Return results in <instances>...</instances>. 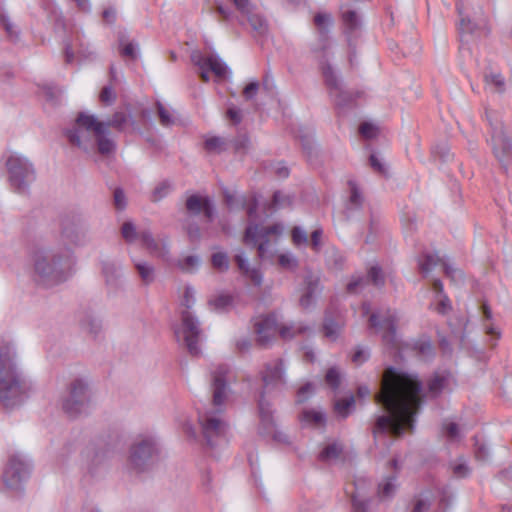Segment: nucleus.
Returning a JSON list of instances; mask_svg holds the SVG:
<instances>
[{
	"label": "nucleus",
	"mask_w": 512,
	"mask_h": 512,
	"mask_svg": "<svg viewBox=\"0 0 512 512\" xmlns=\"http://www.w3.org/2000/svg\"><path fill=\"white\" fill-rule=\"evenodd\" d=\"M425 394L423 383L417 374L395 367L383 372L380 390L375 395L386 414L378 416L373 428L376 445L391 442L392 437L401 436L405 430L413 431L415 417L420 411Z\"/></svg>",
	"instance_id": "f257e3e1"
},
{
	"label": "nucleus",
	"mask_w": 512,
	"mask_h": 512,
	"mask_svg": "<svg viewBox=\"0 0 512 512\" xmlns=\"http://www.w3.org/2000/svg\"><path fill=\"white\" fill-rule=\"evenodd\" d=\"M74 264L70 248L39 247L31 254L32 278L44 286L57 285L69 278Z\"/></svg>",
	"instance_id": "f03ea898"
},
{
	"label": "nucleus",
	"mask_w": 512,
	"mask_h": 512,
	"mask_svg": "<svg viewBox=\"0 0 512 512\" xmlns=\"http://www.w3.org/2000/svg\"><path fill=\"white\" fill-rule=\"evenodd\" d=\"M229 367L225 364H219L212 371V391L213 409L204 413H199L198 421L200 423L203 437L211 448L219 445L225 440L227 424L221 418L223 405L230 391L227 384V374Z\"/></svg>",
	"instance_id": "7ed1b4c3"
},
{
	"label": "nucleus",
	"mask_w": 512,
	"mask_h": 512,
	"mask_svg": "<svg viewBox=\"0 0 512 512\" xmlns=\"http://www.w3.org/2000/svg\"><path fill=\"white\" fill-rule=\"evenodd\" d=\"M69 143L85 153L97 151L108 156L115 150L114 141L106 136L104 121L84 112L78 114L71 128L65 131Z\"/></svg>",
	"instance_id": "20e7f679"
},
{
	"label": "nucleus",
	"mask_w": 512,
	"mask_h": 512,
	"mask_svg": "<svg viewBox=\"0 0 512 512\" xmlns=\"http://www.w3.org/2000/svg\"><path fill=\"white\" fill-rule=\"evenodd\" d=\"M31 390L17 361L15 347L5 343L0 348V402L6 408L19 404Z\"/></svg>",
	"instance_id": "39448f33"
},
{
	"label": "nucleus",
	"mask_w": 512,
	"mask_h": 512,
	"mask_svg": "<svg viewBox=\"0 0 512 512\" xmlns=\"http://www.w3.org/2000/svg\"><path fill=\"white\" fill-rule=\"evenodd\" d=\"M256 210L257 202L253 198L247 207L249 223L245 230L244 243L248 246L256 247L259 257L265 259L272 256L275 244L283 232V227L280 224L264 226L262 223H259Z\"/></svg>",
	"instance_id": "423d86ee"
},
{
	"label": "nucleus",
	"mask_w": 512,
	"mask_h": 512,
	"mask_svg": "<svg viewBox=\"0 0 512 512\" xmlns=\"http://www.w3.org/2000/svg\"><path fill=\"white\" fill-rule=\"evenodd\" d=\"M195 303V290L192 286L184 288L181 304L186 309L181 314V324L174 330L177 341L184 345L191 355L200 353L199 343L202 330L198 319L189 311Z\"/></svg>",
	"instance_id": "0eeeda50"
},
{
	"label": "nucleus",
	"mask_w": 512,
	"mask_h": 512,
	"mask_svg": "<svg viewBox=\"0 0 512 512\" xmlns=\"http://www.w3.org/2000/svg\"><path fill=\"white\" fill-rule=\"evenodd\" d=\"M94 406L88 381L84 378L73 379L61 398L63 412L70 418H78L90 414Z\"/></svg>",
	"instance_id": "6e6552de"
},
{
	"label": "nucleus",
	"mask_w": 512,
	"mask_h": 512,
	"mask_svg": "<svg viewBox=\"0 0 512 512\" xmlns=\"http://www.w3.org/2000/svg\"><path fill=\"white\" fill-rule=\"evenodd\" d=\"M255 333L257 342L260 346H268L278 332L283 340H291L298 335L306 334L311 331L309 326L300 322H290L279 325L277 316L269 314L255 322Z\"/></svg>",
	"instance_id": "1a4fd4ad"
},
{
	"label": "nucleus",
	"mask_w": 512,
	"mask_h": 512,
	"mask_svg": "<svg viewBox=\"0 0 512 512\" xmlns=\"http://www.w3.org/2000/svg\"><path fill=\"white\" fill-rule=\"evenodd\" d=\"M485 118L490 127L489 142L492 147L493 154L505 170H507L508 165L512 161V139L509 136L498 111L486 109Z\"/></svg>",
	"instance_id": "9d476101"
},
{
	"label": "nucleus",
	"mask_w": 512,
	"mask_h": 512,
	"mask_svg": "<svg viewBox=\"0 0 512 512\" xmlns=\"http://www.w3.org/2000/svg\"><path fill=\"white\" fill-rule=\"evenodd\" d=\"M8 182L12 190L19 194L28 192L36 178L31 161L18 153H11L5 160Z\"/></svg>",
	"instance_id": "9b49d317"
},
{
	"label": "nucleus",
	"mask_w": 512,
	"mask_h": 512,
	"mask_svg": "<svg viewBox=\"0 0 512 512\" xmlns=\"http://www.w3.org/2000/svg\"><path fill=\"white\" fill-rule=\"evenodd\" d=\"M159 461V447L152 436L135 439L129 449L128 465L136 473L151 470Z\"/></svg>",
	"instance_id": "f8f14e48"
},
{
	"label": "nucleus",
	"mask_w": 512,
	"mask_h": 512,
	"mask_svg": "<svg viewBox=\"0 0 512 512\" xmlns=\"http://www.w3.org/2000/svg\"><path fill=\"white\" fill-rule=\"evenodd\" d=\"M397 321V313L390 309L373 312L370 314L368 319L369 327L373 329L375 333H380L382 335L384 344L395 348L399 345L396 334Z\"/></svg>",
	"instance_id": "ddd939ff"
},
{
	"label": "nucleus",
	"mask_w": 512,
	"mask_h": 512,
	"mask_svg": "<svg viewBox=\"0 0 512 512\" xmlns=\"http://www.w3.org/2000/svg\"><path fill=\"white\" fill-rule=\"evenodd\" d=\"M30 472V461L21 453L12 454L3 472V482L8 489L19 491Z\"/></svg>",
	"instance_id": "4468645a"
},
{
	"label": "nucleus",
	"mask_w": 512,
	"mask_h": 512,
	"mask_svg": "<svg viewBox=\"0 0 512 512\" xmlns=\"http://www.w3.org/2000/svg\"><path fill=\"white\" fill-rule=\"evenodd\" d=\"M191 61L198 68L199 76L202 81H209V72H212L217 78H225L228 72L226 64L214 54L204 55L200 51L191 53Z\"/></svg>",
	"instance_id": "2eb2a0df"
},
{
	"label": "nucleus",
	"mask_w": 512,
	"mask_h": 512,
	"mask_svg": "<svg viewBox=\"0 0 512 512\" xmlns=\"http://www.w3.org/2000/svg\"><path fill=\"white\" fill-rule=\"evenodd\" d=\"M321 71L325 85L335 105L339 108L348 106L353 100L352 94L343 89L342 82L335 74L331 65L329 63L322 62Z\"/></svg>",
	"instance_id": "dca6fc26"
},
{
	"label": "nucleus",
	"mask_w": 512,
	"mask_h": 512,
	"mask_svg": "<svg viewBox=\"0 0 512 512\" xmlns=\"http://www.w3.org/2000/svg\"><path fill=\"white\" fill-rule=\"evenodd\" d=\"M61 236L73 247H84L92 240L87 224L81 219H66L62 224Z\"/></svg>",
	"instance_id": "f3484780"
},
{
	"label": "nucleus",
	"mask_w": 512,
	"mask_h": 512,
	"mask_svg": "<svg viewBox=\"0 0 512 512\" xmlns=\"http://www.w3.org/2000/svg\"><path fill=\"white\" fill-rule=\"evenodd\" d=\"M341 18L344 27L343 32L349 48V61L352 64L356 42L361 36L362 20L357 11L345 9L344 6L341 7Z\"/></svg>",
	"instance_id": "a211bd4d"
},
{
	"label": "nucleus",
	"mask_w": 512,
	"mask_h": 512,
	"mask_svg": "<svg viewBox=\"0 0 512 512\" xmlns=\"http://www.w3.org/2000/svg\"><path fill=\"white\" fill-rule=\"evenodd\" d=\"M141 246L152 256L163 262L171 261L170 242L165 235L154 236L149 229H144L141 234Z\"/></svg>",
	"instance_id": "6ab92c4d"
},
{
	"label": "nucleus",
	"mask_w": 512,
	"mask_h": 512,
	"mask_svg": "<svg viewBox=\"0 0 512 512\" xmlns=\"http://www.w3.org/2000/svg\"><path fill=\"white\" fill-rule=\"evenodd\" d=\"M241 15V23L246 19L249 23L254 36H264L268 31L266 20L255 11L254 5L250 0H231Z\"/></svg>",
	"instance_id": "aec40b11"
},
{
	"label": "nucleus",
	"mask_w": 512,
	"mask_h": 512,
	"mask_svg": "<svg viewBox=\"0 0 512 512\" xmlns=\"http://www.w3.org/2000/svg\"><path fill=\"white\" fill-rule=\"evenodd\" d=\"M438 265H441L444 273L453 280L462 278L460 270L453 268L436 253H426L419 260V269L423 274H428Z\"/></svg>",
	"instance_id": "412c9836"
},
{
	"label": "nucleus",
	"mask_w": 512,
	"mask_h": 512,
	"mask_svg": "<svg viewBox=\"0 0 512 512\" xmlns=\"http://www.w3.org/2000/svg\"><path fill=\"white\" fill-rule=\"evenodd\" d=\"M321 292L320 279L317 275L308 273L301 288L299 304L302 308L308 309L315 304L317 296Z\"/></svg>",
	"instance_id": "4be33fe9"
},
{
	"label": "nucleus",
	"mask_w": 512,
	"mask_h": 512,
	"mask_svg": "<svg viewBox=\"0 0 512 512\" xmlns=\"http://www.w3.org/2000/svg\"><path fill=\"white\" fill-rule=\"evenodd\" d=\"M284 363L282 359H277L266 364L262 372V381L265 390L276 388L284 383Z\"/></svg>",
	"instance_id": "5701e85b"
},
{
	"label": "nucleus",
	"mask_w": 512,
	"mask_h": 512,
	"mask_svg": "<svg viewBox=\"0 0 512 512\" xmlns=\"http://www.w3.org/2000/svg\"><path fill=\"white\" fill-rule=\"evenodd\" d=\"M371 282L374 286L380 288L384 285L385 279L382 270L378 266H372L366 278L364 277H354L347 284V292L348 293H358L363 289V287Z\"/></svg>",
	"instance_id": "b1692460"
},
{
	"label": "nucleus",
	"mask_w": 512,
	"mask_h": 512,
	"mask_svg": "<svg viewBox=\"0 0 512 512\" xmlns=\"http://www.w3.org/2000/svg\"><path fill=\"white\" fill-rule=\"evenodd\" d=\"M346 492L351 494L353 512H371L370 500L367 498L365 490V480L358 479L353 484V491L347 489Z\"/></svg>",
	"instance_id": "393cba45"
},
{
	"label": "nucleus",
	"mask_w": 512,
	"mask_h": 512,
	"mask_svg": "<svg viewBox=\"0 0 512 512\" xmlns=\"http://www.w3.org/2000/svg\"><path fill=\"white\" fill-rule=\"evenodd\" d=\"M186 209L192 215L203 213L208 221L213 218V206L207 197L191 195L186 200Z\"/></svg>",
	"instance_id": "a878e982"
},
{
	"label": "nucleus",
	"mask_w": 512,
	"mask_h": 512,
	"mask_svg": "<svg viewBox=\"0 0 512 512\" xmlns=\"http://www.w3.org/2000/svg\"><path fill=\"white\" fill-rule=\"evenodd\" d=\"M456 9L460 16L458 29L461 36V41L463 42V37L465 35L473 34L477 29L484 27L486 22L484 18H477L476 21H472L467 15L464 14V6L460 2L456 4Z\"/></svg>",
	"instance_id": "bb28decb"
},
{
	"label": "nucleus",
	"mask_w": 512,
	"mask_h": 512,
	"mask_svg": "<svg viewBox=\"0 0 512 512\" xmlns=\"http://www.w3.org/2000/svg\"><path fill=\"white\" fill-rule=\"evenodd\" d=\"M131 261L135 270L137 271L138 276L141 279V282L144 285H150L155 281L156 271L153 264L145 260L136 259L134 257H131Z\"/></svg>",
	"instance_id": "cd10ccee"
},
{
	"label": "nucleus",
	"mask_w": 512,
	"mask_h": 512,
	"mask_svg": "<svg viewBox=\"0 0 512 512\" xmlns=\"http://www.w3.org/2000/svg\"><path fill=\"white\" fill-rule=\"evenodd\" d=\"M300 420L303 426L312 428H322L326 424L325 414L316 409H305L300 415Z\"/></svg>",
	"instance_id": "c85d7f7f"
},
{
	"label": "nucleus",
	"mask_w": 512,
	"mask_h": 512,
	"mask_svg": "<svg viewBox=\"0 0 512 512\" xmlns=\"http://www.w3.org/2000/svg\"><path fill=\"white\" fill-rule=\"evenodd\" d=\"M0 28L4 30L10 41H17L19 38V29L15 22L9 16L7 10L0 4Z\"/></svg>",
	"instance_id": "c756f323"
},
{
	"label": "nucleus",
	"mask_w": 512,
	"mask_h": 512,
	"mask_svg": "<svg viewBox=\"0 0 512 512\" xmlns=\"http://www.w3.org/2000/svg\"><path fill=\"white\" fill-rule=\"evenodd\" d=\"M314 23L318 29L320 40L322 42L321 49H326L328 44L329 27L332 25L333 20L331 15L326 13H318L314 17Z\"/></svg>",
	"instance_id": "7c9ffc66"
},
{
	"label": "nucleus",
	"mask_w": 512,
	"mask_h": 512,
	"mask_svg": "<svg viewBox=\"0 0 512 512\" xmlns=\"http://www.w3.org/2000/svg\"><path fill=\"white\" fill-rule=\"evenodd\" d=\"M122 265L115 261H103L102 262V273L105 277L108 285H116L118 280L122 276Z\"/></svg>",
	"instance_id": "2f4dec72"
},
{
	"label": "nucleus",
	"mask_w": 512,
	"mask_h": 512,
	"mask_svg": "<svg viewBox=\"0 0 512 512\" xmlns=\"http://www.w3.org/2000/svg\"><path fill=\"white\" fill-rule=\"evenodd\" d=\"M236 264L241 270V272L249 278V280L256 286H259L262 283V275L258 269H251L249 267L248 261L244 258L242 254H237L235 256Z\"/></svg>",
	"instance_id": "473e14b6"
},
{
	"label": "nucleus",
	"mask_w": 512,
	"mask_h": 512,
	"mask_svg": "<svg viewBox=\"0 0 512 512\" xmlns=\"http://www.w3.org/2000/svg\"><path fill=\"white\" fill-rule=\"evenodd\" d=\"M202 259L198 255L183 256L175 261V266L182 272L187 274H194L201 266Z\"/></svg>",
	"instance_id": "72a5a7b5"
},
{
	"label": "nucleus",
	"mask_w": 512,
	"mask_h": 512,
	"mask_svg": "<svg viewBox=\"0 0 512 512\" xmlns=\"http://www.w3.org/2000/svg\"><path fill=\"white\" fill-rule=\"evenodd\" d=\"M104 123L106 126V136L109 137V134H110L109 128L110 127L115 128L118 131H123L127 127L128 124H133L134 121H133L131 115H129L123 111H118L113 114L111 120L104 122Z\"/></svg>",
	"instance_id": "f704fd0d"
},
{
	"label": "nucleus",
	"mask_w": 512,
	"mask_h": 512,
	"mask_svg": "<svg viewBox=\"0 0 512 512\" xmlns=\"http://www.w3.org/2000/svg\"><path fill=\"white\" fill-rule=\"evenodd\" d=\"M229 146L226 138L219 136H212L206 138L204 141V149L208 154L217 155L225 151Z\"/></svg>",
	"instance_id": "c9c22d12"
},
{
	"label": "nucleus",
	"mask_w": 512,
	"mask_h": 512,
	"mask_svg": "<svg viewBox=\"0 0 512 512\" xmlns=\"http://www.w3.org/2000/svg\"><path fill=\"white\" fill-rule=\"evenodd\" d=\"M448 381V374H435L428 382V395L432 398L437 397L444 390Z\"/></svg>",
	"instance_id": "e433bc0d"
},
{
	"label": "nucleus",
	"mask_w": 512,
	"mask_h": 512,
	"mask_svg": "<svg viewBox=\"0 0 512 512\" xmlns=\"http://www.w3.org/2000/svg\"><path fill=\"white\" fill-rule=\"evenodd\" d=\"M144 229L138 230L132 221H125L120 229V233L124 241L133 244L136 241L141 242V234Z\"/></svg>",
	"instance_id": "4c0bfd02"
},
{
	"label": "nucleus",
	"mask_w": 512,
	"mask_h": 512,
	"mask_svg": "<svg viewBox=\"0 0 512 512\" xmlns=\"http://www.w3.org/2000/svg\"><path fill=\"white\" fill-rule=\"evenodd\" d=\"M343 327V323L339 320H334L328 314L325 316L323 323V331L325 337L330 340H336Z\"/></svg>",
	"instance_id": "58836bf2"
},
{
	"label": "nucleus",
	"mask_w": 512,
	"mask_h": 512,
	"mask_svg": "<svg viewBox=\"0 0 512 512\" xmlns=\"http://www.w3.org/2000/svg\"><path fill=\"white\" fill-rule=\"evenodd\" d=\"M395 481V476H389L379 484L378 497L380 500H387L395 494L397 487Z\"/></svg>",
	"instance_id": "ea45409f"
},
{
	"label": "nucleus",
	"mask_w": 512,
	"mask_h": 512,
	"mask_svg": "<svg viewBox=\"0 0 512 512\" xmlns=\"http://www.w3.org/2000/svg\"><path fill=\"white\" fill-rule=\"evenodd\" d=\"M342 452V446L339 443L333 442L327 444L319 454V459L323 462H332L339 458Z\"/></svg>",
	"instance_id": "a19ab883"
},
{
	"label": "nucleus",
	"mask_w": 512,
	"mask_h": 512,
	"mask_svg": "<svg viewBox=\"0 0 512 512\" xmlns=\"http://www.w3.org/2000/svg\"><path fill=\"white\" fill-rule=\"evenodd\" d=\"M484 81L486 88H488L491 92L501 93L505 89L504 78L500 74H485Z\"/></svg>",
	"instance_id": "79ce46f5"
},
{
	"label": "nucleus",
	"mask_w": 512,
	"mask_h": 512,
	"mask_svg": "<svg viewBox=\"0 0 512 512\" xmlns=\"http://www.w3.org/2000/svg\"><path fill=\"white\" fill-rule=\"evenodd\" d=\"M156 110L162 126L169 127L175 124L176 118L173 112L159 101L156 102Z\"/></svg>",
	"instance_id": "37998d69"
},
{
	"label": "nucleus",
	"mask_w": 512,
	"mask_h": 512,
	"mask_svg": "<svg viewBox=\"0 0 512 512\" xmlns=\"http://www.w3.org/2000/svg\"><path fill=\"white\" fill-rule=\"evenodd\" d=\"M82 328L92 335H97L102 329L101 320L94 315H86L81 321Z\"/></svg>",
	"instance_id": "c03bdc74"
},
{
	"label": "nucleus",
	"mask_w": 512,
	"mask_h": 512,
	"mask_svg": "<svg viewBox=\"0 0 512 512\" xmlns=\"http://www.w3.org/2000/svg\"><path fill=\"white\" fill-rule=\"evenodd\" d=\"M258 406H259L260 418H261V421L263 422V424H265L266 426L272 425L273 424L272 411L270 409L269 403L264 398V393L261 395V397L259 399Z\"/></svg>",
	"instance_id": "a18cd8bd"
},
{
	"label": "nucleus",
	"mask_w": 512,
	"mask_h": 512,
	"mask_svg": "<svg viewBox=\"0 0 512 512\" xmlns=\"http://www.w3.org/2000/svg\"><path fill=\"white\" fill-rule=\"evenodd\" d=\"M292 203V199L289 195L283 194L280 191H277L273 194L271 210H277L279 208H283L289 206Z\"/></svg>",
	"instance_id": "49530a36"
},
{
	"label": "nucleus",
	"mask_w": 512,
	"mask_h": 512,
	"mask_svg": "<svg viewBox=\"0 0 512 512\" xmlns=\"http://www.w3.org/2000/svg\"><path fill=\"white\" fill-rule=\"evenodd\" d=\"M211 263L213 268L221 272L226 271L229 268L228 257L223 252L214 253L211 257Z\"/></svg>",
	"instance_id": "de8ad7c7"
},
{
	"label": "nucleus",
	"mask_w": 512,
	"mask_h": 512,
	"mask_svg": "<svg viewBox=\"0 0 512 512\" xmlns=\"http://www.w3.org/2000/svg\"><path fill=\"white\" fill-rule=\"evenodd\" d=\"M172 191V185L168 181L159 183L153 190L152 200L157 202L166 197Z\"/></svg>",
	"instance_id": "09e8293b"
},
{
	"label": "nucleus",
	"mask_w": 512,
	"mask_h": 512,
	"mask_svg": "<svg viewBox=\"0 0 512 512\" xmlns=\"http://www.w3.org/2000/svg\"><path fill=\"white\" fill-rule=\"evenodd\" d=\"M216 310H223L232 304V297L228 294H219L209 301Z\"/></svg>",
	"instance_id": "8fccbe9b"
},
{
	"label": "nucleus",
	"mask_w": 512,
	"mask_h": 512,
	"mask_svg": "<svg viewBox=\"0 0 512 512\" xmlns=\"http://www.w3.org/2000/svg\"><path fill=\"white\" fill-rule=\"evenodd\" d=\"M291 237L296 246L307 245L309 242L307 232L298 226L292 229Z\"/></svg>",
	"instance_id": "3c124183"
},
{
	"label": "nucleus",
	"mask_w": 512,
	"mask_h": 512,
	"mask_svg": "<svg viewBox=\"0 0 512 512\" xmlns=\"http://www.w3.org/2000/svg\"><path fill=\"white\" fill-rule=\"evenodd\" d=\"M350 187V198H349V208H358L362 203V196L353 181H349Z\"/></svg>",
	"instance_id": "603ef678"
},
{
	"label": "nucleus",
	"mask_w": 512,
	"mask_h": 512,
	"mask_svg": "<svg viewBox=\"0 0 512 512\" xmlns=\"http://www.w3.org/2000/svg\"><path fill=\"white\" fill-rule=\"evenodd\" d=\"M431 493H423L419 499H417L412 512H425L430 507Z\"/></svg>",
	"instance_id": "864d4df0"
},
{
	"label": "nucleus",
	"mask_w": 512,
	"mask_h": 512,
	"mask_svg": "<svg viewBox=\"0 0 512 512\" xmlns=\"http://www.w3.org/2000/svg\"><path fill=\"white\" fill-rule=\"evenodd\" d=\"M340 373L337 368L332 367L330 368L325 376L326 383L333 389H337L340 384Z\"/></svg>",
	"instance_id": "5fc2aeb1"
},
{
	"label": "nucleus",
	"mask_w": 512,
	"mask_h": 512,
	"mask_svg": "<svg viewBox=\"0 0 512 512\" xmlns=\"http://www.w3.org/2000/svg\"><path fill=\"white\" fill-rule=\"evenodd\" d=\"M279 265L286 269H294L297 267V259L291 253H283L278 257Z\"/></svg>",
	"instance_id": "6e6d98bb"
},
{
	"label": "nucleus",
	"mask_w": 512,
	"mask_h": 512,
	"mask_svg": "<svg viewBox=\"0 0 512 512\" xmlns=\"http://www.w3.org/2000/svg\"><path fill=\"white\" fill-rule=\"evenodd\" d=\"M353 404H354L353 397H350L348 399L339 400L335 403V411L339 415L346 417L348 415L349 409L353 406Z\"/></svg>",
	"instance_id": "4d7b16f0"
},
{
	"label": "nucleus",
	"mask_w": 512,
	"mask_h": 512,
	"mask_svg": "<svg viewBox=\"0 0 512 512\" xmlns=\"http://www.w3.org/2000/svg\"><path fill=\"white\" fill-rule=\"evenodd\" d=\"M443 430L446 437L451 441H456L460 438L459 427L455 423H445L443 425Z\"/></svg>",
	"instance_id": "13d9d810"
},
{
	"label": "nucleus",
	"mask_w": 512,
	"mask_h": 512,
	"mask_svg": "<svg viewBox=\"0 0 512 512\" xmlns=\"http://www.w3.org/2000/svg\"><path fill=\"white\" fill-rule=\"evenodd\" d=\"M113 202H114L115 208L119 211H122L126 208L127 201H126V197H125V194L122 189H120V188L115 189L114 195H113Z\"/></svg>",
	"instance_id": "bf43d9fd"
},
{
	"label": "nucleus",
	"mask_w": 512,
	"mask_h": 512,
	"mask_svg": "<svg viewBox=\"0 0 512 512\" xmlns=\"http://www.w3.org/2000/svg\"><path fill=\"white\" fill-rule=\"evenodd\" d=\"M359 133L366 139H372L377 135V128L371 123H362L359 127Z\"/></svg>",
	"instance_id": "052dcab7"
},
{
	"label": "nucleus",
	"mask_w": 512,
	"mask_h": 512,
	"mask_svg": "<svg viewBox=\"0 0 512 512\" xmlns=\"http://www.w3.org/2000/svg\"><path fill=\"white\" fill-rule=\"evenodd\" d=\"M120 54L123 57L129 58V59H135L136 58V46L134 43L129 42L124 44L123 41L120 42Z\"/></svg>",
	"instance_id": "680f3d73"
},
{
	"label": "nucleus",
	"mask_w": 512,
	"mask_h": 512,
	"mask_svg": "<svg viewBox=\"0 0 512 512\" xmlns=\"http://www.w3.org/2000/svg\"><path fill=\"white\" fill-rule=\"evenodd\" d=\"M314 392V386L311 383H307L304 386H302L297 393V402L303 403L306 401L310 395Z\"/></svg>",
	"instance_id": "e2e57ef3"
},
{
	"label": "nucleus",
	"mask_w": 512,
	"mask_h": 512,
	"mask_svg": "<svg viewBox=\"0 0 512 512\" xmlns=\"http://www.w3.org/2000/svg\"><path fill=\"white\" fill-rule=\"evenodd\" d=\"M322 235H323L322 229H316L312 232L310 241L308 242L310 244L311 248L316 252H318L321 249Z\"/></svg>",
	"instance_id": "0e129e2a"
},
{
	"label": "nucleus",
	"mask_w": 512,
	"mask_h": 512,
	"mask_svg": "<svg viewBox=\"0 0 512 512\" xmlns=\"http://www.w3.org/2000/svg\"><path fill=\"white\" fill-rule=\"evenodd\" d=\"M228 142H229V144H231L233 146L235 151L240 152V151H244L248 147L249 140H248L247 136L240 135V136L236 137L235 139L228 141Z\"/></svg>",
	"instance_id": "69168bd1"
},
{
	"label": "nucleus",
	"mask_w": 512,
	"mask_h": 512,
	"mask_svg": "<svg viewBox=\"0 0 512 512\" xmlns=\"http://www.w3.org/2000/svg\"><path fill=\"white\" fill-rule=\"evenodd\" d=\"M369 160H370V165L374 171H376L377 173H379L381 175H386L387 169L385 167V164L380 160V158L377 155L372 154L370 156Z\"/></svg>",
	"instance_id": "338daca9"
},
{
	"label": "nucleus",
	"mask_w": 512,
	"mask_h": 512,
	"mask_svg": "<svg viewBox=\"0 0 512 512\" xmlns=\"http://www.w3.org/2000/svg\"><path fill=\"white\" fill-rule=\"evenodd\" d=\"M100 101L105 104H112L115 100V93L111 86H105L100 93Z\"/></svg>",
	"instance_id": "774afa93"
}]
</instances>
